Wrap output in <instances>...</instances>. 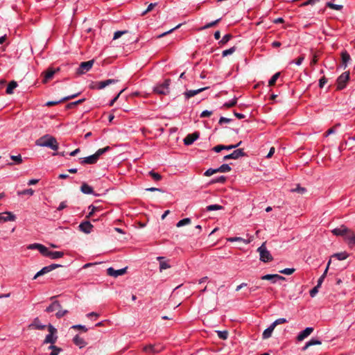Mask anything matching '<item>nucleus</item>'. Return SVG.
I'll return each instance as SVG.
<instances>
[{
    "instance_id": "obj_1",
    "label": "nucleus",
    "mask_w": 355,
    "mask_h": 355,
    "mask_svg": "<svg viewBox=\"0 0 355 355\" xmlns=\"http://www.w3.org/2000/svg\"><path fill=\"white\" fill-rule=\"evenodd\" d=\"M36 145L43 147H48L53 150L58 149V144L55 137L45 135L36 141Z\"/></svg>"
},
{
    "instance_id": "obj_2",
    "label": "nucleus",
    "mask_w": 355,
    "mask_h": 355,
    "mask_svg": "<svg viewBox=\"0 0 355 355\" xmlns=\"http://www.w3.org/2000/svg\"><path fill=\"white\" fill-rule=\"evenodd\" d=\"M257 252L259 253L260 260L264 263L271 261L273 258L270 252L267 250L266 243L258 248Z\"/></svg>"
},
{
    "instance_id": "obj_3",
    "label": "nucleus",
    "mask_w": 355,
    "mask_h": 355,
    "mask_svg": "<svg viewBox=\"0 0 355 355\" xmlns=\"http://www.w3.org/2000/svg\"><path fill=\"white\" fill-rule=\"evenodd\" d=\"M169 85L170 80L166 79L164 80L163 83L157 85V86L154 87L153 92L155 94L161 95L168 94L169 93Z\"/></svg>"
},
{
    "instance_id": "obj_4",
    "label": "nucleus",
    "mask_w": 355,
    "mask_h": 355,
    "mask_svg": "<svg viewBox=\"0 0 355 355\" xmlns=\"http://www.w3.org/2000/svg\"><path fill=\"white\" fill-rule=\"evenodd\" d=\"M349 80V73L348 71H345L339 76L336 80L337 89L342 90L345 88Z\"/></svg>"
},
{
    "instance_id": "obj_5",
    "label": "nucleus",
    "mask_w": 355,
    "mask_h": 355,
    "mask_svg": "<svg viewBox=\"0 0 355 355\" xmlns=\"http://www.w3.org/2000/svg\"><path fill=\"white\" fill-rule=\"evenodd\" d=\"M61 265H59V264H55V263H53V264H51L49 266H45L44 268H42L40 271H38L34 276L33 277V279H37L38 277L41 276V275H43L46 273H48L51 271H52L53 270L57 268H59L60 267Z\"/></svg>"
},
{
    "instance_id": "obj_6",
    "label": "nucleus",
    "mask_w": 355,
    "mask_h": 355,
    "mask_svg": "<svg viewBox=\"0 0 355 355\" xmlns=\"http://www.w3.org/2000/svg\"><path fill=\"white\" fill-rule=\"evenodd\" d=\"M94 64V60H89L87 62H83L80 63L77 72L80 74H83L89 71Z\"/></svg>"
},
{
    "instance_id": "obj_7",
    "label": "nucleus",
    "mask_w": 355,
    "mask_h": 355,
    "mask_svg": "<svg viewBox=\"0 0 355 355\" xmlns=\"http://www.w3.org/2000/svg\"><path fill=\"white\" fill-rule=\"evenodd\" d=\"M244 156H245V153L243 151V149L239 148V149H236V150H234L232 153L225 155L223 157V159L224 160H227V159H237L244 157Z\"/></svg>"
},
{
    "instance_id": "obj_8",
    "label": "nucleus",
    "mask_w": 355,
    "mask_h": 355,
    "mask_svg": "<svg viewBox=\"0 0 355 355\" xmlns=\"http://www.w3.org/2000/svg\"><path fill=\"white\" fill-rule=\"evenodd\" d=\"M199 137L200 133L198 132H195L192 134L187 135L183 140L184 145H191L195 141H196L199 138Z\"/></svg>"
},
{
    "instance_id": "obj_9",
    "label": "nucleus",
    "mask_w": 355,
    "mask_h": 355,
    "mask_svg": "<svg viewBox=\"0 0 355 355\" xmlns=\"http://www.w3.org/2000/svg\"><path fill=\"white\" fill-rule=\"evenodd\" d=\"M127 268H121L119 270H115L113 268L110 267L107 268V273L108 275L117 277L119 276H121L126 272Z\"/></svg>"
},
{
    "instance_id": "obj_10",
    "label": "nucleus",
    "mask_w": 355,
    "mask_h": 355,
    "mask_svg": "<svg viewBox=\"0 0 355 355\" xmlns=\"http://www.w3.org/2000/svg\"><path fill=\"white\" fill-rule=\"evenodd\" d=\"M261 279H263V280H270L273 284L276 283L278 280H284L285 279V278L283 276H281V275H277V274H274V275L268 274V275H265L262 276L261 277Z\"/></svg>"
},
{
    "instance_id": "obj_11",
    "label": "nucleus",
    "mask_w": 355,
    "mask_h": 355,
    "mask_svg": "<svg viewBox=\"0 0 355 355\" xmlns=\"http://www.w3.org/2000/svg\"><path fill=\"white\" fill-rule=\"evenodd\" d=\"M331 232L335 236H341L344 237V236L346 235L347 232H349V228L343 225L333 229Z\"/></svg>"
},
{
    "instance_id": "obj_12",
    "label": "nucleus",
    "mask_w": 355,
    "mask_h": 355,
    "mask_svg": "<svg viewBox=\"0 0 355 355\" xmlns=\"http://www.w3.org/2000/svg\"><path fill=\"white\" fill-rule=\"evenodd\" d=\"M15 216L10 212L6 211L2 214H0V223H6L8 221H14L15 220Z\"/></svg>"
},
{
    "instance_id": "obj_13",
    "label": "nucleus",
    "mask_w": 355,
    "mask_h": 355,
    "mask_svg": "<svg viewBox=\"0 0 355 355\" xmlns=\"http://www.w3.org/2000/svg\"><path fill=\"white\" fill-rule=\"evenodd\" d=\"M117 82H118V80H116V79H107L105 80L97 82L96 87L98 89H102L105 88V87H107L110 85H112V84L116 83Z\"/></svg>"
},
{
    "instance_id": "obj_14",
    "label": "nucleus",
    "mask_w": 355,
    "mask_h": 355,
    "mask_svg": "<svg viewBox=\"0 0 355 355\" xmlns=\"http://www.w3.org/2000/svg\"><path fill=\"white\" fill-rule=\"evenodd\" d=\"M98 159L94 155H92L88 157L80 158V162L82 164H93L98 162Z\"/></svg>"
},
{
    "instance_id": "obj_15",
    "label": "nucleus",
    "mask_w": 355,
    "mask_h": 355,
    "mask_svg": "<svg viewBox=\"0 0 355 355\" xmlns=\"http://www.w3.org/2000/svg\"><path fill=\"white\" fill-rule=\"evenodd\" d=\"M344 239L350 247H353L355 245V234L351 230L349 229V232L344 236Z\"/></svg>"
},
{
    "instance_id": "obj_16",
    "label": "nucleus",
    "mask_w": 355,
    "mask_h": 355,
    "mask_svg": "<svg viewBox=\"0 0 355 355\" xmlns=\"http://www.w3.org/2000/svg\"><path fill=\"white\" fill-rule=\"evenodd\" d=\"M92 227L93 225L89 221H84L79 225L80 230L86 234L90 233L92 232Z\"/></svg>"
},
{
    "instance_id": "obj_17",
    "label": "nucleus",
    "mask_w": 355,
    "mask_h": 355,
    "mask_svg": "<svg viewBox=\"0 0 355 355\" xmlns=\"http://www.w3.org/2000/svg\"><path fill=\"white\" fill-rule=\"evenodd\" d=\"M208 87H202V88H200V89H194V90H187L184 92V96L187 99H189L198 94H200V92H202V91L207 89Z\"/></svg>"
},
{
    "instance_id": "obj_18",
    "label": "nucleus",
    "mask_w": 355,
    "mask_h": 355,
    "mask_svg": "<svg viewBox=\"0 0 355 355\" xmlns=\"http://www.w3.org/2000/svg\"><path fill=\"white\" fill-rule=\"evenodd\" d=\"M313 331V327H306L304 330L301 331L297 336V338L299 341L303 340L305 338L308 337Z\"/></svg>"
},
{
    "instance_id": "obj_19",
    "label": "nucleus",
    "mask_w": 355,
    "mask_h": 355,
    "mask_svg": "<svg viewBox=\"0 0 355 355\" xmlns=\"http://www.w3.org/2000/svg\"><path fill=\"white\" fill-rule=\"evenodd\" d=\"M78 95V94H73V95H71V96H66V97H64L62 98V99L59 100V101H48L46 103V106H52V105H57L62 101H68L69 99H71V98H73L75 97H76Z\"/></svg>"
},
{
    "instance_id": "obj_20",
    "label": "nucleus",
    "mask_w": 355,
    "mask_h": 355,
    "mask_svg": "<svg viewBox=\"0 0 355 355\" xmlns=\"http://www.w3.org/2000/svg\"><path fill=\"white\" fill-rule=\"evenodd\" d=\"M157 259L159 261V270L160 271H162L164 270L171 268V266L169 265L168 261L164 260V257H158Z\"/></svg>"
},
{
    "instance_id": "obj_21",
    "label": "nucleus",
    "mask_w": 355,
    "mask_h": 355,
    "mask_svg": "<svg viewBox=\"0 0 355 355\" xmlns=\"http://www.w3.org/2000/svg\"><path fill=\"white\" fill-rule=\"evenodd\" d=\"M80 191L85 194H93L94 189L93 188L87 184V183H83L80 187Z\"/></svg>"
},
{
    "instance_id": "obj_22",
    "label": "nucleus",
    "mask_w": 355,
    "mask_h": 355,
    "mask_svg": "<svg viewBox=\"0 0 355 355\" xmlns=\"http://www.w3.org/2000/svg\"><path fill=\"white\" fill-rule=\"evenodd\" d=\"M64 256V252L60 251H50L48 254V257L52 259H57L62 257Z\"/></svg>"
},
{
    "instance_id": "obj_23",
    "label": "nucleus",
    "mask_w": 355,
    "mask_h": 355,
    "mask_svg": "<svg viewBox=\"0 0 355 355\" xmlns=\"http://www.w3.org/2000/svg\"><path fill=\"white\" fill-rule=\"evenodd\" d=\"M73 341L74 344L77 346H78L80 348H82L85 346L86 342L85 340L82 338H80L78 335H76L73 339Z\"/></svg>"
},
{
    "instance_id": "obj_24",
    "label": "nucleus",
    "mask_w": 355,
    "mask_h": 355,
    "mask_svg": "<svg viewBox=\"0 0 355 355\" xmlns=\"http://www.w3.org/2000/svg\"><path fill=\"white\" fill-rule=\"evenodd\" d=\"M61 305L58 301H53L49 306L46 307L45 311H60Z\"/></svg>"
},
{
    "instance_id": "obj_25",
    "label": "nucleus",
    "mask_w": 355,
    "mask_h": 355,
    "mask_svg": "<svg viewBox=\"0 0 355 355\" xmlns=\"http://www.w3.org/2000/svg\"><path fill=\"white\" fill-rule=\"evenodd\" d=\"M275 328V327H273V325L271 324L268 328H267L266 330H264V331L263 332V334H262L263 339L269 338L271 336L272 333Z\"/></svg>"
},
{
    "instance_id": "obj_26",
    "label": "nucleus",
    "mask_w": 355,
    "mask_h": 355,
    "mask_svg": "<svg viewBox=\"0 0 355 355\" xmlns=\"http://www.w3.org/2000/svg\"><path fill=\"white\" fill-rule=\"evenodd\" d=\"M18 86V84L16 81L12 80L9 83L6 88V93L8 94H13V90Z\"/></svg>"
},
{
    "instance_id": "obj_27",
    "label": "nucleus",
    "mask_w": 355,
    "mask_h": 355,
    "mask_svg": "<svg viewBox=\"0 0 355 355\" xmlns=\"http://www.w3.org/2000/svg\"><path fill=\"white\" fill-rule=\"evenodd\" d=\"M55 73V70H54L53 69H49L44 73V77L43 81L44 83H46L48 80H49L50 79H51L53 77Z\"/></svg>"
},
{
    "instance_id": "obj_28",
    "label": "nucleus",
    "mask_w": 355,
    "mask_h": 355,
    "mask_svg": "<svg viewBox=\"0 0 355 355\" xmlns=\"http://www.w3.org/2000/svg\"><path fill=\"white\" fill-rule=\"evenodd\" d=\"M321 341L317 339L312 338L309 342L306 343V345L303 347V350H306L309 347L313 345H321Z\"/></svg>"
},
{
    "instance_id": "obj_29",
    "label": "nucleus",
    "mask_w": 355,
    "mask_h": 355,
    "mask_svg": "<svg viewBox=\"0 0 355 355\" xmlns=\"http://www.w3.org/2000/svg\"><path fill=\"white\" fill-rule=\"evenodd\" d=\"M58 337L55 336L53 334H48L44 341V343H51V345H53L56 340Z\"/></svg>"
},
{
    "instance_id": "obj_30",
    "label": "nucleus",
    "mask_w": 355,
    "mask_h": 355,
    "mask_svg": "<svg viewBox=\"0 0 355 355\" xmlns=\"http://www.w3.org/2000/svg\"><path fill=\"white\" fill-rule=\"evenodd\" d=\"M231 169V167L227 164H223L218 168H216L217 173H227L230 172Z\"/></svg>"
},
{
    "instance_id": "obj_31",
    "label": "nucleus",
    "mask_w": 355,
    "mask_h": 355,
    "mask_svg": "<svg viewBox=\"0 0 355 355\" xmlns=\"http://www.w3.org/2000/svg\"><path fill=\"white\" fill-rule=\"evenodd\" d=\"M349 257V254L346 252L336 253L333 255V257H336L338 260L343 261Z\"/></svg>"
},
{
    "instance_id": "obj_32",
    "label": "nucleus",
    "mask_w": 355,
    "mask_h": 355,
    "mask_svg": "<svg viewBox=\"0 0 355 355\" xmlns=\"http://www.w3.org/2000/svg\"><path fill=\"white\" fill-rule=\"evenodd\" d=\"M341 58H342L343 63L345 65V67H347V63L350 60L349 54L347 52L344 51L341 54Z\"/></svg>"
},
{
    "instance_id": "obj_33",
    "label": "nucleus",
    "mask_w": 355,
    "mask_h": 355,
    "mask_svg": "<svg viewBox=\"0 0 355 355\" xmlns=\"http://www.w3.org/2000/svg\"><path fill=\"white\" fill-rule=\"evenodd\" d=\"M326 6L336 10H340L343 8L342 5L335 4L332 2H327L326 3Z\"/></svg>"
},
{
    "instance_id": "obj_34",
    "label": "nucleus",
    "mask_w": 355,
    "mask_h": 355,
    "mask_svg": "<svg viewBox=\"0 0 355 355\" xmlns=\"http://www.w3.org/2000/svg\"><path fill=\"white\" fill-rule=\"evenodd\" d=\"M30 327H35V329L42 330L46 327V325L42 324L40 320L37 318H36L33 322V324L30 325Z\"/></svg>"
},
{
    "instance_id": "obj_35",
    "label": "nucleus",
    "mask_w": 355,
    "mask_h": 355,
    "mask_svg": "<svg viewBox=\"0 0 355 355\" xmlns=\"http://www.w3.org/2000/svg\"><path fill=\"white\" fill-rule=\"evenodd\" d=\"M49 349H51L52 350V352H51L50 355H58V354L61 352V348L54 345H51L49 347Z\"/></svg>"
},
{
    "instance_id": "obj_36",
    "label": "nucleus",
    "mask_w": 355,
    "mask_h": 355,
    "mask_svg": "<svg viewBox=\"0 0 355 355\" xmlns=\"http://www.w3.org/2000/svg\"><path fill=\"white\" fill-rule=\"evenodd\" d=\"M191 222V219L189 218H185L184 219H182V220H179L177 223V224H176V227H182L184 225L190 224Z\"/></svg>"
},
{
    "instance_id": "obj_37",
    "label": "nucleus",
    "mask_w": 355,
    "mask_h": 355,
    "mask_svg": "<svg viewBox=\"0 0 355 355\" xmlns=\"http://www.w3.org/2000/svg\"><path fill=\"white\" fill-rule=\"evenodd\" d=\"M110 149L109 146H106L103 148H99L95 153L94 155L96 157V158L98 159L100 156L102 155L105 152L108 151Z\"/></svg>"
},
{
    "instance_id": "obj_38",
    "label": "nucleus",
    "mask_w": 355,
    "mask_h": 355,
    "mask_svg": "<svg viewBox=\"0 0 355 355\" xmlns=\"http://www.w3.org/2000/svg\"><path fill=\"white\" fill-rule=\"evenodd\" d=\"M220 20H221V18H219L215 21L208 23V24H205L204 26H202V28H200V30H205V29H207L211 27H213V26H216Z\"/></svg>"
},
{
    "instance_id": "obj_39",
    "label": "nucleus",
    "mask_w": 355,
    "mask_h": 355,
    "mask_svg": "<svg viewBox=\"0 0 355 355\" xmlns=\"http://www.w3.org/2000/svg\"><path fill=\"white\" fill-rule=\"evenodd\" d=\"M144 351L145 352H147V353H150V352H152V353H157L159 352V350L156 349L155 348V346L153 345H146L144 347Z\"/></svg>"
},
{
    "instance_id": "obj_40",
    "label": "nucleus",
    "mask_w": 355,
    "mask_h": 355,
    "mask_svg": "<svg viewBox=\"0 0 355 355\" xmlns=\"http://www.w3.org/2000/svg\"><path fill=\"white\" fill-rule=\"evenodd\" d=\"M40 248H38V251L44 257H48V254L49 252V249L43 245H40V246H39Z\"/></svg>"
},
{
    "instance_id": "obj_41",
    "label": "nucleus",
    "mask_w": 355,
    "mask_h": 355,
    "mask_svg": "<svg viewBox=\"0 0 355 355\" xmlns=\"http://www.w3.org/2000/svg\"><path fill=\"white\" fill-rule=\"evenodd\" d=\"M223 209V207L219 205H210L207 207L206 210L208 211L220 210Z\"/></svg>"
},
{
    "instance_id": "obj_42",
    "label": "nucleus",
    "mask_w": 355,
    "mask_h": 355,
    "mask_svg": "<svg viewBox=\"0 0 355 355\" xmlns=\"http://www.w3.org/2000/svg\"><path fill=\"white\" fill-rule=\"evenodd\" d=\"M148 175L151 176L155 181H159L162 180V175L153 171H149Z\"/></svg>"
},
{
    "instance_id": "obj_43",
    "label": "nucleus",
    "mask_w": 355,
    "mask_h": 355,
    "mask_svg": "<svg viewBox=\"0 0 355 355\" xmlns=\"http://www.w3.org/2000/svg\"><path fill=\"white\" fill-rule=\"evenodd\" d=\"M279 75H280L279 72H277V73H275L271 77V78L269 80V82H268L269 86H272V85H274L275 84L277 80L279 77Z\"/></svg>"
},
{
    "instance_id": "obj_44",
    "label": "nucleus",
    "mask_w": 355,
    "mask_h": 355,
    "mask_svg": "<svg viewBox=\"0 0 355 355\" xmlns=\"http://www.w3.org/2000/svg\"><path fill=\"white\" fill-rule=\"evenodd\" d=\"M232 37V35L230 34L225 35L223 38L219 41L220 44H225L227 43Z\"/></svg>"
},
{
    "instance_id": "obj_45",
    "label": "nucleus",
    "mask_w": 355,
    "mask_h": 355,
    "mask_svg": "<svg viewBox=\"0 0 355 355\" xmlns=\"http://www.w3.org/2000/svg\"><path fill=\"white\" fill-rule=\"evenodd\" d=\"M226 177L224 175L219 176L216 178L211 180V183H224L226 181Z\"/></svg>"
},
{
    "instance_id": "obj_46",
    "label": "nucleus",
    "mask_w": 355,
    "mask_h": 355,
    "mask_svg": "<svg viewBox=\"0 0 355 355\" xmlns=\"http://www.w3.org/2000/svg\"><path fill=\"white\" fill-rule=\"evenodd\" d=\"M33 193H34V191L32 189H24L23 191L17 192V194L19 196H21V195L33 196Z\"/></svg>"
},
{
    "instance_id": "obj_47",
    "label": "nucleus",
    "mask_w": 355,
    "mask_h": 355,
    "mask_svg": "<svg viewBox=\"0 0 355 355\" xmlns=\"http://www.w3.org/2000/svg\"><path fill=\"white\" fill-rule=\"evenodd\" d=\"M218 336L222 340H226L228 337L227 331H217Z\"/></svg>"
},
{
    "instance_id": "obj_48",
    "label": "nucleus",
    "mask_w": 355,
    "mask_h": 355,
    "mask_svg": "<svg viewBox=\"0 0 355 355\" xmlns=\"http://www.w3.org/2000/svg\"><path fill=\"white\" fill-rule=\"evenodd\" d=\"M235 51H236V47L235 46L231 47L230 49L224 50L222 52V55L223 57L230 55L232 54Z\"/></svg>"
},
{
    "instance_id": "obj_49",
    "label": "nucleus",
    "mask_w": 355,
    "mask_h": 355,
    "mask_svg": "<svg viewBox=\"0 0 355 355\" xmlns=\"http://www.w3.org/2000/svg\"><path fill=\"white\" fill-rule=\"evenodd\" d=\"M237 103V98H234L232 100L229 101L228 102H226L224 103L223 106L226 107H232L234 106Z\"/></svg>"
},
{
    "instance_id": "obj_50",
    "label": "nucleus",
    "mask_w": 355,
    "mask_h": 355,
    "mask_svg": "<svg viewBox=\"0 0 355 355\" xmlns=\"http://www.w3.org/2000/svg\"><path fill=\"white\" fill-rule=\"evenodd\" d=\"M10 159L13 160L16 164H21L22 162V158L20 155H11Z\"/></svg>"
},
{
    "instance_id": "obj_51",
    "label": "nucleus",
    "mask_w": 355,
    "mask_h": 355,
    "mask_svg": "<svg viewBox=\"0 0 355 355\" xmlns=\"http://www.w3.org/2000/svg\"><path fill=\"white\" fill-rule=\"evenodd\" d=\"M217 173L216 168H209L205 173L204 175L207 177H209Z\"/></svg>"
},
{
    "instance_id": "obj_52",
    "label": "nucleus",
    "mask_w": 355,
    "mask_h": 355,
    "mask_svg": "<svg viewBox=\"0 0 355 355\" xmlns=\"http://www.w3.org/2000/svg\"><path fill=\"white\" fill-rule=\"evenodd\" d=\"M294 272H295L294 268H288L279 271L280 273H282V274H284L286 275H290L293 274Z\"/></svg>"
},
{
    "instance_id": "obj_53",
    "label": "nucleus",
    "mask_w": 355,
    "mask_h": 355,
    "mask_svg": "<svg viewBox=\"0 0 355 355\" xmlns=\"http://www.w3.org/2000/svg\"><path fill=\"white\" fill-rule=\"evenodd\" d=\"M128 31H116L114 34V37H113V40H116V39H119L120 37H121V35H123V34L126 33Z\"/></svg>"
},
{
    "instance_id": "obj_54",
    "label": "nucleus",
    "mask_w": 355,
    "mask_h": 355,
    "mask_svg": "<svg viewBox=\"0 0 355 355\" xmlns=\"http://www.w3.org/2000/svg\"><path fill=\"white\" fill-rule=\"evenodd\" d=\"M241 143H242V141H241L235 145H228V146L223 145V150H231L233 148H236L238 146H239L241 144Z\"/></svg>"
},
{
    "instance_id": "obj_55",
    "label": "nucleus",
    "mask_w": 355,
    "mask_h": 355,
    "mask_svg": "<svg viewBox=\"0 0 355 355\" xmlns=\"http://www.w3.org/2000/svg\"><path fill=\"white\" fill-rule=\"evenodd\" d=\"M304 59V58L303 56H300L296 60H292L291 62H290V64L295 63L296 65L300 66L302 64Z\"/></svg>"
},
{
    "instance_id": "obj_56",
    "label": "nucleus",
    "mask_w": 355,
    "mask_h": 355,
    "mask_svg": "<svg viewBox=\"0 0 355 355\" xmlns=\"http://www.w3.org/2000/svg\"><path fill=\"white\" fill-rule=\"evenodd\" d=\"M285 322H286V320L285 318H279V319L276 320L275 322H273L272 323V324L273 325V327H275L278 324H283Z\"/></svg>"
},
{
    "instance_id": "obj_57",
    "label": "nucleus",
    "mask_w": 355,
    "mask_h": 355,
    "mask_svg": "<svg viewBox=\"0 0 355 355\" xmlns=\"http://www.w3.org/2000/svg\"><path fill=\"white\" fill-rule=\"evenodd\" d=\"M125 89H121L119 94L113 98L110 101V102L109 103V105L110 106H112L114 105V103L117 101V99L119 98V97L120 96V95L122 94V92L124 91Z\"/></svg>"
},
{
    "instance_id": "obj_58",
    "label": "nucleus",
    "mask_w": 355,
    "mask_h": 355,
    "mask_svg": "<svg viewBox=\"0 0 355 355\" xmlns=\"http://www.w3.org/2000/svg\"><path fill=\"white\" fill-rule=\"evenodd\" d=\"M258 286H252L248 288V291L247 292L243 293V296L248 297L252 292L255 291L257 290Z\"/></svg>"
},
{
    "instance_id": "obj_59",
    "label": "nucleus",
    "mask_w": 355,
    "mask_h": 355,
    "mask_svg": "<svg viewBox=\"0 0 355 355\" xmlns=\"http://www.w3.org/2000/svg\"><path fill=\"white\" fill-rule=\"evenodd\" d=\"M156 5H157V3H150V4L148 5V6L147 9H146L145 11H144V12H143L142 15H146L147 12H148L151 11V10L154 8V7H155Z\"/></svg>"
},
{
    "instance_id": "obj_60",
    "label": "nucleus",
    "mask_w": 355,
    "mask_h": 355,
    "mask_svg": "<svg viewBox=\"0 0 355 355\" xmlns=\"http://www.w3.org/2000/svg\"><path fill=\"white\" fill-rule=\"evenodd\" d=\"M232 121L231 119H229V118H226V117H224V116H221L219 119V124H223V123H230V121Z\"/></svg>"
},
{
    "instance_id": "obj_61",
    "label": "nucleus",
    "mask_w": 355,
    "mask_h": 355,
    "mask_svg": "<svg viewBox=\"0 0 355 355\" xmlns=\"http://www.w3.org/2000/svg\"><path fill=\"white\" fill-rule=\"evenodd\" d=\"M99 316V314L96 312H90L87 315V317L89 319H96Z\"/></svg>"
},
{
    "instance_id": "obj_62",
    "label": "nucleus",
    "mask_w": 355,
    "mask_h": 355,
    "mask_svg": "<svg viewBox=\"0 0 355 355\" xmlns=\"http://www.w3.org/2000/svg\"><path fill=\"white\" fill-rule=\"evenodd\" d=\"M211 114H212L211 111L204 110L203 112H201L200 116L201 118L208 117V116H211Z\"/></svg>"
},
{
    "instance_id": "obj_63",
    "label": "nucleus",
    "mask_w": 355,
    "mask_h": 355,
    "mask_svg": "<svg viewBox=\"0 0 355 355\" xmlns=\"http://www.w3.org/2000/svg\"><path fill=\"white\" fill-rule=\"evenodd\" d=\"M71 328L74 329L83 330L85 332L87 331V329L85 326L80 324L73 325L71 327Z\"/></svg>"
},
{
    "instance_id": "obj_64",
    "label": "nucleus",
    "mask_w": 355,
    "mask_h": 355,
    "mask_svg": "<svg viewBox=\"0 0 355 355\" xmlns=\"http://www.w3.org/2000/svg\"><path fill=\"white\" fill-rule=\"evenodd\" d=\"M327 79L325 77H322L319 80V87L322 88L324 85L327 83Z\"/></svg>"
}]
</instances>
